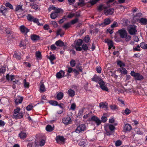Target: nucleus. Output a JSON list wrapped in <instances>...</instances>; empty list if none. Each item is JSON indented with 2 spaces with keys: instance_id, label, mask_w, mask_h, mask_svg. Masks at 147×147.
<instances>
[{
  "instance_id": "f257e3e1",
  "label": "nucleus",
  "mask_w": 147,
  "mask_h": 147,
  "mask_svg": "<svg viewBox=\"0 0 147 147\" xmlns=\"http://www.w3.org/2000/svg\"><path fill=\"white\" fill-rule=\"evenodd\" d=\"M92 81L98 83L100 86V88L101 89L106 91H108L109 89L108 88L105 86V83L102 80L100 76L94 75L93 77L92 78Z\"/></svg>"
},
{
  "instance_id": "f03ea898",
  "label": "nucleus",
  "mask_w": 147,
  "mask_h": 147,
  "mask_svg": "<svg viewBox=\"0 0 147 147\" xmlns=\"http://www.w3.org/2000/svg\"><path fill=\"white\" fill-rule=\"evenodd\" d=\"M20 109L19 107H17L14 110L13 113L12 117L16 119H20L23 117V113L20 111Z\"/></svg>"
},
{
  "instance_id": "7ed1b4c3",
  "label": "nucleus",
  "mask_w": 147,
  "mask_h": 147,
  "mask_svg": "<svg viewBox=\"0 0 147 147\" xmlns=\"http://www.w3.org/2000/svg\"><path fill=\"white\" fill-rule=\"evenodd\" d=\"M131 76L134 78L136 80H141L144 79V77L140 74L136 73L134 71H131L130 73Z\"/></svg>"
},
{
  "instance_id": "20e7f679",
  "label": "nucleus",
  "mask_w": 147,
  "mask_h": 147,
  "mask_svg": "<svg viewBox=\"0 0 147 147\" xmlns=\"http://www.w3.org/2000/svg\"><path fill=\"white\" fill-rule=\"evenodd\" d=\"M63 10L61 8H56V11L52 12L50 14V17L53 19L56 18L58 15V13L60 12H63Z\"/></svg>"
},
{
  "instance_id": "39448f33",
  "label": "nucleus",
  "mask_w": 147,
  "mask_h": 147,
  "mask_svg": "<svg viewBox=\"0 0 147 147\" xmlns=\"http://www.w3.org/2000/svg\"><path fill=\"white\" fill-rule=\"evenodd\" d=\"M86 130V126L84 124L79 125L77 127L75 130V132L78 133L84 131Z\"/></svg>"
},
{
  "instance_id": "423d86ee",
  "label": "nucleus",
  "mask_w": 147,
  "mask_h": 147,
  "mask_svg": "<svg viewBox=\"0 0 147 147\" xmlns=\"http://www.w3.org/2000/svg\"><path fill=\"white\" fill-rule=\"evenodd\" d=\"M88 120L90 121L95 122L97 126L99 125L101 123V121L100 119L95 116H92L90 119H89Z\"/></svg>"
},
{
  "instance_id": "0eeeda50",
  "label": "nucleus",
  "mask_w": 147,
  "mask_h": 147,
  "mask_svg": "<svg viewBox=\"0 0 147 147\" xmlns=\"http://www.w3.org/2000/svg\"><path fill=\"white\" fill-rule=\"evenodd\" d=\"M20 29L21 32L24 35H27V33L29 32L30 30L24 25L20 26Z\"/></svg>"
},
{
  "instance_id": "6e6552de",
  "label": "nucleus",
  "mask_w": 147,
  "mask_h": 147,
  "mask_svg": "<svg viewBox=\"0 0 147 147\" xmlns=\"http://www.w3.org/2000/svg\"><path fill=\"white\" fill-rule=\"evenodd\" d=\"M114 9L113 8H108L106 6V8L104 10V13L106 15H111L114 13Z\"/></svg>"
},
{
  "instance_id": "1a4fd4ad",
  "label": "nucleus",
  "mask_w": 147,
  "mask_h": 147,
  "mask_svg": "<svg viewBox=\"0 0 147 147\" xmlns=\"http://www.w3.org/2000/svg\"><path fill=\"white\" fill-rule=\"evenodd\" d=\"M72 121L71 118L69 116L65 117L62 119L63 123L66 125L71 123Z\"/></svg>"
},
{
  "instance_id": "9d476101",
  "label": "nucleus",
  "mask_w": 147,
  "mask_h": 147,
  "mask_svg": "<svg viewBox=\"0 0 147 147\" xmlns=\"http://www.w3.org/2000/svg\"><path fill=\"white\" fill-rule=\"evenodd\" d=\"M128 31L129 33L132 35L135 34L137 32L135 26H130L128 28Z\"/></svg>"
},
{
  "instance_id": "9b49d317",
  "label": "nucleus",
  "mask_w": 147,
  "mask_h": 147,
  "mask_svg": "<svg viewBox=\"0 0 147 147\" xmlns=\"http://www.w3.org/2000/svg\"><path fill=\"white\" fill-rule=\"evenodd\" d=\"M118 32L121 38H124L127 34L126 31L124 30H120Z\"/></svg>"
},
{
  "instance_id": "f8f14e48",
  "label": "nucleus",
  "mask_w": 147,
  "mask_h": 147,
  "mask_svg": "<svg viewBox=\"0 0 147 147\" xmlns=\"http://www.w3.org/2000/svg\"><path fill=\"white\" fill-rule=\"evenodd\" d=\"M56 140L57 142L58 143L60 142H64L65 140V139L63 136H57L56 138Z\"/></svg>"
},
{
  "instance_id": "ddd939ff",
  "label": "nucleus",
  "mask_w": 147,
  "mask_h": 147,
  "mask_svg": "<svg viewBox=\"0 0 147 147\" xmlns=\"http://www.w3.org/2000/svg\"><path fill=\"white\" fill-rule=\"evenodd\" d=\"M65 73L64 71L61 70L56 74V77L58 79L61 78L64 76Z\"/></svg>"
},
{
  "instance_id": "4468645a",
  "label": "nucleus",
  "mask_w": 147,
  "mask_h": 147,
  "mask_svg": "<svg viewBox=\"0 0 147 147\" xmlns=\"http://www.w3.org/2000/svg\"><path fill=\"white\" fill-rule=\"evenodd\" d=\"M105 42L107 43L109 46V49H111L113 46V42L112 40L108 39L106 40Z\"/></svg>"
},
{
  "instance_id": "2eb2a0df",
  "label": "nucleus",
  "mask_w": 147,
  "mask_h": 147,
  "mask_svg": "<svg viewBox=\"0 0 147 147\" xmlns=\"http://www.w3.org/2000/svg\"><path fill=\"white\" fill-rule=\"evenodd\" d=\"M100 107L102 109L105 108L107 109L108 108V104L106 102H102L99 104Z\"/></svg>"
},
{
  "instance_id": "dca6fc26",
  "label": "nucleus",
  "mask_w": 147,
  "mask_h": 147,
  "mask_svg": "<svg viewBox=\"0 0 147 147\" xmlns=\"http://www.w3.org/2000/svg\"><path fill=\"white\" fill-rule=\"evenodd\" d=\"M131 126L130 125L127 124L124 126L123 129L124 131L126 132L130 131L131 129Z\"/></svg>"
},
{
  "instance_id": "f3484780",
  "label": "nucleus",
  "mask_w": 147,
  "mask_h": 147,
  "mask_svg": "<svg viewBox=\"0 0 147 147\" xmlns=\"http://www.w3.org/2000/svg\"><path fill=\"white\" fill-rule=\"evenodd\" d=\"M23 99V98L22 96H18L15 100V102L16 104H18L21 103Z\"/></svg>"
},
{
  "instance_id": "a211bd4d",
  "label": "nucleus",
  "mask_w": 147,
  "mask_h": 147,
  "mask_svg": "<svg viewBox=\"0 0 147 147\" xmlns=\"http://www.w3.org/2000/svg\"><path fill=\"white\" fill-rule=\"evenodd\" d=\"M30 37L31 40L34 41L40 39V36L36 34H32Z\"/></svg>"
},
{
  "instance_id": "6ab92c4d",
  "label": "nucleus",
  "mask_w": 147,
  "mask_h": 147,
  "mask_svg": "<svg viewBox=\"0 0 147 147\" xmlns=\"http://www.w3.org/2000/svg\"><path fill=\"white\" fill-rule=\"evenodd\" d=\"M67 93L69 96L71 97H73L75 95V91L71 89L68 90Z\"/></svg>"
},
{
  "instance_id": "aec40b11",
  "label": "nucleus",
  "mask_w": 147,
  "mask_h": 147,
  "mask_svg": "<svg viewBox=\"0 0 147 147\" xmlns=\"http://www.w3.org/2000/svg\"><path fill=\"white\" fill-rule=\"evenodd\" d=\"M120 72L121 73V74H123L125 75L127 74V71L126 69L123 67H121L119 69Z\"/></svg>"
},
{
  "instance_id": "412c9836",
  "label": "nucleus",
  "mask_w": 147,
  "mask_h": 147,
  "mask_svg": "<svg viewBox=\"0 0 147 147\" xmlns=\"http://www.w3.org/2000/svg\"><path fill=\"white\" fill-rule=\"evenodd\" d=\"M19 136L21 139H24L26 138L27 134L24 131L21 132L19 134Z\"/></svg>"
},
{
  "instance_id": "4be33fe9",
  "label": "nucleus",
  "mask_w": 147,
  "mask_h": 147,
  "mask_svg": "<svg viewBox=\"0 0 147 147\" xmlns=\"http://www.w3.org/2000/svg\"><path fill=\"white\" fill-rule=\"evenodd\" d=\"M55 44L57 46L60 47H62L64 45V43L63 42L60 40H59L56 41L55 43Z\"/></svg>"
},
{
  "instance_id": "5701e85b",
  "label": "nucleus",
  "mask_w": 147,
  "mask_h": 147,
  "mask_svg": "<svg viewBox=\"0 0 147 147\" xmlns=\"http://www.w3.org/2000/svg\"><path fill=\"white\" fill-rule=\"evenodd\" d=\"M139 22L142 24L146 25L147 24V19L145 18H142L139 19Z\"/></svg>"
},
{
  "instance_id": "b1692460",
  "label": "nucleus",
  "mask_w": 147,
  "mask_h": 147,
  "mask_svg": "<svg viewBox=\"0 0 147 147\" xmlns=\"http://www.w3.org/2000/svg\"><path fill=\"white\" fill-rule=\"evenodd\" d=\"M6 79L8 80H11L13 81L14 79V75H9L7 74L6 76Z\"/></svg>"
},
{
  "instance_id": "393cba45",
  "label": "nucleus",
  "mask_w": 147,
  "mask_h": 147,
  "mask_svg": "<svg viewBox=\"0 0 147 147\" xmlns=\"http://www.w3.org/2000/svg\"><path fill=\"white\" fill-rule=\"evenodd\" d=\"M46 129L47 131L49 132H51L52 131L53 129V127L50 125H47L46 127Z\"/></svg>"
},
{
  "instance_id": "a878e982",
  "label": "nucleus",
  "mask_w": 147,
  "mask_h": 147,
  "mask_svg": "<svg viewBox=\"0 0 147 147\" xmlns=\"http://www.w3.org/2000/svg\"><path fill=\"white\" fill-rule=\"evenodd\" d=\"M7 9L4 6H2L0 9V12L2 13L4 15Z\"/></svg>"
},
{
  "instance_id": "bb28decb",
  "label": "nucleus",
  "mask_w": 147,
  "mask_h": 147,
  "mask_svg": "<svg viewBox=\"0 0 147 147\" xmlns=\"http://www.w3.org/2000/svg\"><path fill=\"white\" fill-rule=\"evenodd\" d=\"M63 96V93L62 92H60L57 94V99L60 100L62 99Z\"/></svg>"
},
{
  "instance_id": "cd10ccee",
  "label": "nucleus",
  "mask_w": 147,
  "mask_h": 147,
  "mask_svg": "<svg viewBox=\"0 0 147 147\" xmlns=\"http://www.w3.org/2000/svg\"><path fill=\"white\" fill-rule=\"evenodd\" d=\"M30 6L32 8L35 9H38V6L36 4L34 3H30Z\"/></svg>"
},
{
  "instance_id": "c85d7f7f",
  "label": "nucleus",
  "mask_w": 147,
  "mask_h": 147,
  "mask_svg": "<svg viewBox=\"0 0 147 147\" xmlns=\"http://www.w3.org/2000/svg\"><path fill=\"white\" fill-rule=\"evenodd\" d=\"M22 5H17L15 11H22L23 10V9L22 8Z\"/></svg>"
},
{
  "instance_id": "c756f323",
  "label": "nucleus",
  "mask_w": 147,
  "mask_h": 147,
  "mask_svg": "<svg viewBox=\"0 0 147 147\" xmlns=\"http://www.w3.org/2000/svg\"><path fill=\"white\" fill-rule=\"evenodd\" d=\"M117 65L121 67H125V63L122 61H118L117 63Z\"/></svg>"
},
{
  "instance_id": "7c9ffc66",
  "label": "nucleus",
  "mask_w": 147,
  "mask_h": 147,
  "mask_svg": "<svg viewBox=\"0 0 147 147\" xmlns=\"http://www.w3.org/2000/svg\"><path fill=\"white\" fill-rule=\"evenodd\" d=\"M111 22V20L109 18H106L105 19L104 21V24L105 25H108Z\"/></svg>"
},
{
  "instance_id": "2f4dec72",
  "label": "nucleus",
  "mask_w": 147,
  "mask_h": 147,
  "mask_svg": "<svg viewBox=\"0 0 147 147\" xmlns=\"http://www.w3.org/2000/svg\"><path fill=\"white\" fill-rule=\"evenodd\" d=\"M106 8V6H104V5H101L98 7V10L100 11H101L103 9L105 10Z\"/></svg>"
},
{
  "instance_id": "473e14b6",
  "label": "nucleus",
  "mask_w": 147,
  "mask_h": 147,
  "mask_svg": "<svg viewBox=\"0 0 147 147\" xmlns=\"http://www.w3.org/2000/svg\"><path fill=\"white\" fill-rule=\"evenodd\" d=\"M49 59H50L51 63L53 64L54 63L52 61L56 59V57L53 55H50L49 58Z\"/></svg>"
},
{
  "instance_id": "72a5a7b5",
  "label": "nucleus",
  "mask_w": 147,
  "mask_h": 147,
  "mask_svg": "<svg viewBox=\"0 0 147 147\" xmlns=\"http://www.w3.org/2000/svg\"><path fill=\"white\" fill-rule=\"evenodd\" d=\"M79 145L81 146V147H86V143L84 141H80L79 143Z\"/></svg>"
},
{
  "instance_id": "f704fd0d",
  "label": "nucleus",
  "mask_w": 147,
  "mask_h": 147,
  "mask_svg": "<svg viewBox=\"0 0 147 147\" xmlns=\"http://www.w3.org/2000/svg\"><path fill=\"white\" fill-rule=\"evenodd\" d=\"M33 107V105L32 104H30L27 106L26 107L27 111H30L32 110Z\"/></svg>"
},
{
  "instance_id": "c9c22d12",
  "label": "nucleus",
  "mask_w": 147,
  "mask_h": 147,
  "mask_svg": "<svg viewBox=\"0 0 147 147\" xmlns=\"http://www.w3.org/2000/svg\"><path fill=\"white\" fill-rule=\"evenodd\" d=\"M40 90L42 92H44L46 91V89L43 84H42L40 86Z\"/></svg>"
},
{
  "instance_id": "e433bc0d",
  "label": "nucleus",
  "mask_w": 147,
  "mask_h": 147,
  "mask_svg": "<svg viewBox=\"0 0 147 147\" xmlns=\"http://www.w3.org/2000/svg\"><path fill=\"white\" fill-rule=\"evenodd\" d=\"M140 47L143 49H147V44L144 42H142L140 44Z\"/></svg>"
},
{
  "instance_id": "4c0bfd02",
  "label": "nucleus",
  "mask_w": 147,
  "mask_h": 147,
  "mask_svg": "<svg viewBox=\"0 0 147 147\" xmlns=\"http://www.w3.org/2000/svg\"><path fill=\"white\" fill-rule=\"evenodd\" d=\"M24 87L25 88H28L29 86V83L26 82V79H24Z\"/></svg>"
},
{
  "instance_id": "58836bf2",
  "label": "nucleus",
  "mask_w": 147,
  "mask_h": 147,
  "mask_svg": "<svg viewBox=\"0 0 147 147\" xmlns=\"http://www.w3.org/2000/svg\"><path fill=\"white\" fill-rule=\"evenodd\" d=\"M56 8H56L53 5H51L48 8V11L49 12H50L52 10H55V11H56Z\"/></svg>"
},
{
  "instance_id": "ea45409f",
  "label": "nucleus",
  "mask_w": 147,
  "mask_h": 147,
  "mask_svg": "<svg viewBox=\"0 0 147 147\" xmlns=\"http://www.w3.org/2000/svg\"><path fill=\"white\" fill-rule=\"evenodd\" d=\"M5 5L7 7H8L11 9H13V6L9 2L6 3L5 4Z\"/></svg>"
},
{
  "instance_id": "a19ab883",
  "label": "nucleus",
  "mask_w": 147,
  "mask_h": 147,
  "mask_svg": "<svg viewBox=\"0 0 147 147\" xmlns=\"http://www.w3.org/2000/svg\"><path fill=\"white\" fill-rule=\"evenodd\" d=\"M83 41L81 39L78 40L76 42V45L78 46H80L82 43Z\"/></svg>"
},
{
  "instance_id": "79ce46f5",
  "label": "nucleus",
  "mask_w": 147,
  "mask_h": 147,
  "mask_svg": "<svg viewBox=\"0 0 147 147\" xmlns=\"http://www.w3.org/2000/svg\"><path fill=\"white\" fill-rule=\"evenodd\" d=\"M70 65L72 67H73L75 66L76 64V62L74 60L71 59L70 62Z\"/></svg>"
},
{
  "instance_id": "37998d69",
  "label": "nucleus",
  "mask_w": 147,
  "mask_h": 147,
  "mask_svg": "<svg viewBox=\"0 0 147 147\" xmlns=\"http://www.w3.org/2000/svg\"><path fill=\"white\" fill-rule=\"evenodd\" d=\"M82 48L84 51H87L88 50V47L86 44H83L82 45Z\"/></svg>"
},
{
  "instance_id": "c03bdc74",
  "label": "nucleus",
  "mask_w": 147,
  "mask_h": 147,
  "mask_svg": "<svg viewBox=\"0 0 147 147\" xmlns=\"http://www.w3.org/2000/svg\"><path fill=\"white\" fill-rule=\"evenodd\" d=\"M5 32L7 34H11L12 33V32L9 28H6L5 29Z\"/></svg>"
},
{
  "instance_id": "a18cd8bd",
  "label": "nucleus",
  "mask_w": 147,
  "mask_h": 147,
  "mask_svg": "<svg viewBox=\"0 0 147 147\" xmlns=\"http://www.w3.org/2000/svg\"><path fill=\"white\" fill-rule=\"evenodd\" d=\"M36 56L37 58H39L40 59H41V53L39 51L36 52Z\"/></svg>"
},
{
  "instance_id": "49530a36",
  "label": "nucleus",
  "mask_w": 147,
  "mask_h": 147,
  "mask_svg": "<svg viewBox=\"0 0 147 147\" xmlns=\"http://www.w3.org/2000/svg\"><path fill=\"white\" fill-rule=\"evenodd\" d=\"M109 128L111 131H113L115 129V126L112 124H110L109 125Z\"/></svg>"
},
{
  "instance_id": "de8ad7c7",
  "label": "nucleus",
  "mask_w": 147,
  "mask_h": 147,
  "mask_svg": "<svg viewBox=\"0 0 147 147\" xmlns=\"http://www.w3.org/2000/svg\"><path fill=\"white\" fill-rule=\"evenodd\" d=\"M34 17L30 14H28L27 16V18L28 20L32 21Z\"/></svg>"
},
{
  "instance_id": "09e8293b",
  "label": "nucleus",
  "mask_w": 147,
  "mask_h": 147,
  "mask_svg": "<svg viewBox=\"0 0 147 147\" xmlns=\"http://www.w3.org/2000/svg\"><path fill=\"white\" fill-rule=\"evenodd\" d=\"M70 23L69 22H68L67 23L65 24L64 25V26H63V27L64 28L67 29L69 28L70 27Z\"/></svg>"
},
{
  "instance_id": "8fccbe9b",
  "label": "nucleus",
  "mask_w": 147,
  "mask_h": 147,
  "mask_svg": "<svg viewBox=\"0 0 147 147\" xmlns=\"http://www.w3.org/2000/svg\"><path fill=\"white\" fill-rule=\"evenodd\" d=\"M13 56L14 57L20 59V55L16 53H15L13 55Z\"/></svg>"
},
{
  "instance_id": "3c124183",
  "label": "nucleus",
  "mask_w": 147,
  "mask_h": 147,
  "mask_svg": "<svg viewBox=\"0 0 147 147\" xmlns=\"http://www.w3.org/2000/svg\"><path fill=\"white\" fill-rule=\"evenodd\" d=\"M122 144V142L120 140H118L115 142V145L117 146H119Z\"/></svg>"
},
{
  "instance_id": "603ef678",
  "label": "nucleus",
  "mask_w": 147,
  "mask_h": 147,
  "mask_svg": "<svg viewBox=\"0 0 147 147\" xmlns=\"http://www.w3.org/2000/svg\"><path fill=\"white\" fill-rule=\"evenodd\" d=\"M125 39V40L126 42L129 41L131 39V36L130 35H127V34L124 38Z\"/></svg>"
},
{
  "instance_id": "864d4df0",
  "label": "nucleus",
  "mask_w": 147,
  "mask_h": 147,
  "mask_svg": "<svg viewBox=\"0 0 147 147\" xmlns=\"http://www.w3.org/2000/svg\"><path fill=\"white\" fill-rule=\"evenodd\" d=\"M124 112L126 115H128L131 113V111L128 108H126Z\"/></svg>"
},
{
  "instance_id": "5fc2aeb1",
  "label": "nucleus",
  "mask_w": 147,
  "mask_h": 147,
  "mask_svg": "<svg viewBox=\"0 0 147 147\" xmlns=\"http://www.w3.org/2000/svg\"><path fill=\"white\" fill-rule=\"evenodd\" d=\"M135 131L137 134L142 135L143 134V133L141 131L139 128H136L135 130Z\"/></svg>"
},
{
  "instance_id": "6e6d98bb",
  "label": "nucleus",
  "mask_w": 147,
  "mask_h": 147,
  "mask_svg": "<svg viewBox=\"0 0 147 147\" xmlns=\"http://www.w3.org/2000/svg\"><path fill=\"white\" fill-rule=\"evenodd\" d=\"M45 141L43 139H41L39 142V144L40 146H43L45 143Z\"/></svg>"
},
{
  "instance_id": "4d7b16f0",
  "label": "nucleus",
  "mask_w": 147,
  "mask_h": 147,
  "mask_svg": "<svg viewBox=\"0 0 147 147\" xmlns=\"http://www.w3.org/2000/svg\"><path fill=\"white\" fill-rule=\"evenodd\" d=\"M90 40V38L88 35H87L84 38V40L86 42H88Z\"/></svg>"
},
{
  "instance_id": "13d9d810",
  "label": "nucleus",
  "mask_w": 147,
  "mask_h": 147,
  "mask_svg": "<svg viewBox=\"0 0 147 147\" xmlns=\"http://www.w3.org/2000/svg\"><path fill=\"white\" fill-rule=\"evenodd\" d=\"M76 108V105L74 103L72 104L70 107V109L72 110H74Z\"/></svg>"
},
{
  "instance_id": "bf43d9fd",
  "label": "nucleus",
  "mask_w": 147,
  "mask_h": 147,
  "mask_svg": "<svg viewBox=\"0 0 147 147\" xmlns=\"http://www.w3.org/2000/svg\"><path fill=\"white\" fill-rule=\"evenodd\" d=\"M78 20V19L77 18H75L74 19L72 20L71 22V24H74L76 23H77Z\"/></svg>"
},
{
  "instance_id": "052dcab7",
  "label": "nucleus",
  "mask_w": 147,
  "mask_h": 147,
  "mask_svg": "<svg viewBox=\"0 0 147 147\" xmlns=\"http://www.w3.org/2000/svg\"><path fill=\"white\" fill-rule=\"evenodd\" d=\"M49 103L53 105H57V102L55 101H50L49 102Z\"/></svg>"
},
{
  "instance_id": "680f3d73",
  "label": "nucleus",
  "mask_w": 147,
  "mask_h": 147,
  "mask_svg": "<svg viewBox=\"0 0 147 147\" xmlns=\"http://www.w3.org/2000/svg\"><path fill=\"white\" fill-rule=\"evenodd\" d=\"M66 18L65 16H64L63 17V18L59 21V24H61L63 23L66 20Z\"/></svg>"
},
{
  "instance_id": "e2e57ef3",
  "label": "nucleus",
  "mask_w": 147,
  "mask_h": 147,
  "mask_svg": "<svg viewBox=\"0 0 147 147\" xmlns=\"http://www.w3.org/2000/svg\"><path fill=\"white\" fill-rule=\"evenodd\" d=\"M78 3V6H83L84 5V0L81 1Z\"/></svg>"
},
{
  "instance_id": "0e129e2a",
  "label": "nucleus",
  "mask_w": 147,
  "mask_h": 147,
  "mask_svg": "<svg viewBox=\"0 0 147 147\" xmlns=\"http://www.w3.org/2000/svg\"><path fill=\"white\" fill-rule=\"evenodd\" d=\"M107 120V119L106 117L102 116L101 118V120L100 121H102L103 122H105Z\"/></svg>"
},
{
  "instance_id": "69168bd1",
  "label": "nucleus",
  "mask_w": 147,
  "mask_h": 147,
  "mask_svg": "<svg viewBox=\"0 0 147 147\" xmlns=\"http://www.w3.org/2000/svg\"><path fill=\"white\" fill-rule=\"evenodd\" d=\"M97 72L98 73H100L101 71V68L100 66H97L96 67Z\"/></svg>"
},
{
  "instance_id": "338daca9",
  "label": "nucleus",
  "mask_w": 147,
  "mask_h": 147,
  "mask_svg": "<svg viewBox=\"0 0 147 147\" xmlns=\"http://www.w3.org/2000/svg\"><path fill=\"white\" fill-rule=\"evenodd\" d=\"M32 21H33L34 22L36 23L38 25H39V22L38 20L36 18H34V17Z\"/></svg>"
},
{
  "instance_id": "774afa93",
  "label": "nucleus",
  "mask_w": 147,
  "mask_h": 147,
  "mask_svg": "<svg viewBox=\"0 0 147 147\" xmlns=\"http://www.w3.org/2000/svg\"><path fill=\"white\" fill-rule=\"evenodd\" d=\"M75 16L74 13H70L67 16V18H72Z\"/></svg>"
}]
</instances>
